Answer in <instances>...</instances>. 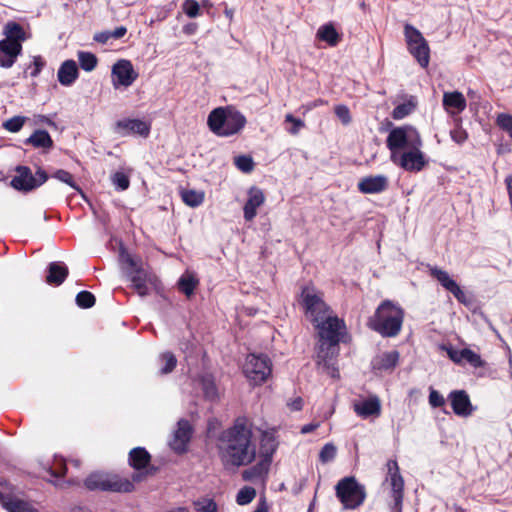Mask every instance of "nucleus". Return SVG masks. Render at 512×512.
<instances>
[{
    "mask_svg": "<svg viewBox=\"0 0 512 512\" xmlns=\"http://www.w3.org/2000/svg\"><path fill=\"white\" fill-rule=\"evenodd\" d=\"M216 448L223 467L227 470L250 465L256 458L252 423L246 416H239L233 424L222 430Z\"/></svg>",
    "mask_w": 512,
    "mask_h": 512,
    "instance_id": "obj_1",
    "label": "nucleus"
},
{
    "mask_svg": "<svg viewBox=\"0 0 512 512\" xmlns=\"http://www.w3.org/2000/svg\"><path fill=\"white\" fill-rule=\"evenodd\" d=\"M403 309L390 300L383 301L370 317L368 326L382 337H395L402 328Z\"/></svg>",
    "mask_w": 512,
    "mask_h": 512,
    "instance_id": "obj_2",
    "label": "nucleus"
},
{
    "mask_svg": "<svg viewBox=\"0 0 512 512\" xmlns=\"http://www.w3.org/2000/svg\"><path fill=\"white\" fill-rule=\"evenodd\" d=\"M245 116L233 108H216L208 115L209 129L221 137H229L240 132L246 125Z\"/></svg>",
    "mask_w": 512,
    "mask_h": 512,
    "instance_id": "obj_3",
    "label": "nucleus"
},
{
    "mask_svg": "<svg viewBox=\"0 0 512 512\" xmlns=\"http://www.w3.org/2000/svg\"><path fill=\"white\" fill-rule=\"evenodd\" d=\"M386 146L391 153V159L404 152V149L406 151L417 146H423V142L420 133L414 126L402 125L390 130L386 138Z\"/></svg>",
    "mask_w": 512,
    "mask_h": 512,
    "instance_id": "obj_4",
    "label": "nucleus"
},
{
    "mask_svg": "<svg viewBox=\"0 0 512 512\" xmlns=\"http://www.w3.org/2000/svg\"><path fill=\"white\" fill-rule=\"evenodd\" d=\"M119 259L124 267V274L131 282L132 287L140 297H146L149 294L147 282L148 273L143 268L141 259H135L125 248L120 249Z\"/></svg>",
    "mask_w": 512,
    "mask_h": 512,
    "instance_id": "obj_5",
    "label": "nucleus"
},
{
    "mask_svg": "<svg viewBox=\"0 0 512 512\" xmlns=\"http://www.w3.org/2000/svg\"><path fill=\"white\" fill-rule=\"evenodd\" d=\"M85 487L90 491H107L129 493L134 490V485L127 478L106 473H91L84 481Z\"/></svg>",
    "mask_w": 512,
    "mask_h": 512,
    "instance_id": "obj_6",
    "label": "nucleus"
},
{
    "mask_svg": "<svg viewBox=\"0 0 512 512\" xmlns=\"http://www.w3.org/2000/svg\"><path fill=\"white\" fill-rule=\"evenodd\" d=\"M335 491L337 498L345 509L358 508L366 498L365 487L353 476L341 479L335 486Z\"/></svg>",
    "mask_w": 512,
    "mask_h": 512,
    "instance_id": "obj_7",
    "label": "nucleus"
},
{
    "mask_svg": "<svg viewBox=\"0 0 512 512\" xmlns=\"http://www.w3.org/2000/svg\"><path fill=\"white\" fill-rule=\"evenodd\" d=\"M15 171L16 175L12 178L10 185L15 190L24 193L37 189L49 179L48 173L41 167L37 168L34 175L28 166L19 165Z\"/></svg>",
    "mask_w": 512,
    "mask_h": 512,
    "instance_id": "obj_8",
    "label": "nucleus"
},
{
    "mask_svg": "<svg viewBox=\"0 0 512 512\" xmlns=\"http://www.w3.org/2000/svg\"><path fill=\"white\" fill-rule=\"evenodd\" d=\"M404 36L410 54L422 68H426L430 61V48L422 33L411 24H406Z\"/></svg>",
    "mask_w": 512,
    "mask_h": 512,
    "instance_id": "obj_9",
    "label": "nucleus"
},
{
    "mask_svg": "<svg viewBox=\"0 0 512 512\" xmlns=\"http://www.w3.org/2000/svg\"><path fill=\"white\" fill-rule=\"evenodd\" d=\"M272 365L267 355L249 354L243 366V373L253 385L264 383L271 375Z\"/></svg>",
    "mask_w": 512,
    "mask_h": 512,
    "instance_id": "obj_10",
    "label": "nucleus"
},
{
    "mask_svg": "<svg viewBox=\"0 0 512 512\" xmlns=\"http://www.w3.org/2000/svg\"><path fill=\"white\" fill-rule=\"evenodd\" d=\"M318 331L319 341H328L332 345H339L345 333L346 326L337 316H327L314 324Z\"/></svg>",
    "mask_w": 512,
    "mask_h": 512,
    "instance_id": "obj_11",
    "label": "nucleus"
},
{
    "mask_svg": "<svg viewBox=\"0 0 512 512\" xmlns=\"http://www.w3.org/2000/svg\"><path fill=\"white\" fill-rule=\"evenodd\" d=\"M301 298L306 314L313 324L329 316V307L319 295L314 293L313 289L309 287L303 288Z\"/></svg>",
    "mask_w": 512,
    "mask_h": 512,
    "instance_id": "obj_12",
    "label": "nucleus"
},
{
    "mask_svg": "<svg viewBox=\"0 0 512 512\" xmlns=\"http://www.w3.org/2000/svg\"><path fill=\"white\" fill-rule=\"evenodd\" d=\"M421 148L422 146H417L416 148L406 150L395 158H391V161L405 171L411 173L420 172L428 164V160H426Z\"/></svg>",
    "mask_w": 512,
    "mask_h": 512,
    "instance_id": "obj_13",
    "label": "nucleus"
},
{
    "mask_svg": "<svg viewBox=\"0 0 512 512\" xmlns=\"http://www.w3.org/2000/svg\"><path fill=\"white\" fill-rule=\"evenodd\" d=\"M388 475L391 485V497L393 504L391 512H402L404 480L400 474L397 461L389 460L387 462Z\"/></svg>",
    "mask_w": 512,
    "mask_h": 512,
    "instance_id": "obj_14",
    "label": "nucleus"
},
{
    "mask_svg": "<svg viewBox=\"0 0 512 512\" xmlns=\"http://www.w3.org/2000/svg\"><path fill=\"white\" fill-rule=\"evenodd\" d=\"M137 77L138 73L129 60H118L112 67V83L115 89L131 86Z\"/></svg>",
    "mask_w": 512,
    "mask_h": 512,
    "instance_id": "obj_15",
    "label": "nucleus"
},
{
    "mask_svg": "<svg viewBox=\"0 0 512 512\" xmlns=\"http://www.w3.org/2000/svg\"><path fill=\"white\" fill-rule=\"evenodd\" d=\"M192 433L193 428L189 421L186 419H180L177 423V429L174 432V437L170 441L171 448L177 453L185 452Z\"/></svg>",
    "mask_w": 512,
    "mask_h": 512,
    "instance_id": "obj_16",
    "label": "nucleus"
},
{
    "mask_svg": "<svg viewBox=\"0 0 512 512\" xmlns=\"http://www.w3.org/2000/svg\"><path fill=\"white\" fill-rule=\"evenodd\" d=\"M448 400L451 403L453 412L460 417H468L473 411L474 407L470 401V397L465 390H453L448 395Z\"/></svg>",
    "mask_w": 512,
    "mask_h": 512,
    "instance_id": "obj_17",
    "label": "nucleus"
},
{
    "mask_svg": "<svg viewBox=\"0 0 512 512\" xmlns=\"http://www.w3.org/2000/svg\"><path fill=\"white\" fill-rule=\"evenodd\" d=\"M389 181L385 175L363 177L358 183V190L363 194H378L387 190Z\"/></svg>",
    "mask_w": 512,
    "mask_h": 512,
    "instance_id": "obj_18",
    "label": "nucleus"
},
{
    "mask_svg": "<svg viewBox=\"0 0 512 512\" xmlns=\"http://www.w3.org/2000/svg\"><path fill=\"white\" fill-rule=\"evenodd\" d=\"M115 131L122 136L138 134L147 137L150 132V126L140 119H124L116 123Z\"/></svg>",
    "mask_w": 512,
    "mask_h": 512,
    "instance_id": "obj_19",
    "label": "nucleus"
},
{
    "mask_svg": "<svg viewBox=\"0 0 512 512\" xmlns=\"http://www.w3.org/2000/svg\"><path fill=\"white\" fill-rule=\"evenodd\" d=\"M353 409L363 419L379 417L381 414V402L377 396L373 395L367 399L354 402Z\"/></svg>",
    "mask_w": 512,
    "mask_h": 512,
    "instance_id": "obj_20",
    "label": "nucleus"
},
{
    "mask_svg": "<svg viewBox=\"0 0 512 512\" xmlns=\"http://www.w3.org/2000/svg\"><path fill=\"white\" fill-rule=\"evenodd\" d=\"M22 53V44L12 43L8 40H0V67H12L18 56Z\"/></svg>",
    "mask_w": 512,
    "mask_h": 512,
    "instance_id": "obj_21",
    "label": "nucleus"
},
{
    "mask_svg": "<svg viewBox=\"0 0 512 512\" xmlns=\"http://www.w3.org/2000/svg\"><path fill=\"white\" fill-rule=\"evenodd\" d=\"M265 202V195L258 187H251L248 190V199L243 207L244 219L252 221L257 215V208L262 206Z\"/></svg>",
    "mask_w": 512,
    "mask_h": 512,
    "instance_id": "obj_22",
    "label": "nucleus"
},
{
    "mask_svg": "<svg viewBox=\"0 0 512 512\" xmlns=\"http://www.w3.org/2000/svg\"><path fill=\"white\" fill-rule=\"evenodd\" d=\"M79 77L77 63L72 60H65L59 67L57 78L62 86L70 87Z\"/></svg>",
    "mask_w": 512,
    "mask_h": 512,
    "instance_id": "obj_23",
    "label": "nucleus"
},
{
    "mask_svg": "<svg viewBox=\"0 0 512 512\" xmlns=\"http://www.w3.org/2000/svg\"><path fill=\"white\" fill-rule=\"evenodd\" d=\"M278 448L274 430H265L260 438V458L272 463L273 455Z\"/></svg>",
    "mask_w": 512,
    "mask_h": 512,
    "instance_id": "obj_24",
    "label": "nucleus"
},
{
    "mask_svg": "<svg viewBox=\"0 0 512 512\" xmlns=\"http://www.w3.org/2000/svg\"><path fill=\"white\" fill-rule=\"evenodd\" d=\"M68 267L63 262H51L47 267L46 282L49 285L59 286L67 278Z\"/></svg>",
    "mask_w": 512,
    "mask_h": 512,
    "instance_id": "obj_25",
    "label": "nucleus"
},
{
    "mask_svg": "<svg viewBox=\"0 0 512 512\" xmlns=\"http://www.w3.org/2000/svg\"><path fill=\"white\" fill-rule=\"evenodd\" d=\"M0 502L8 512H38L31 504L12 495L0 493Z\"/></svg>",
    "mask_w": 512,
    "mask_h": 512,
    "instance_id": "obj_26",
    "label": "nucleus"
},
{
    "mask_svg": "<svg viewBox=\"0 0 512 512\" xmlns=\"http://www.w3.org/2000/svg\"><path fill=\"white\" fill-rule=\"evenodd\" d=\"M151 461V455L144 447H135L129 452V465L137 470L146 469Z\"/></svg>",
    "mask_w": 512,
    "mask_h": 512,
    "instance_id": "obj_27",
    "label": "nucleus"
},
{
    "mask_svg": "<svg viewBox=\"0 0 512 512\" xmlns=\"http://www.w3.org/2000/svg\"><path fill=\"white\" fill-rule=\"evenodd\" d=\"M443 106L448 112H462L466 108V100L461 92H445Z\"/></svg>",
    "mask_w": 512,
    "mask_h": 512,
    "instance_id": "obj_28",
    "label": "nucleus"
},
{
    "mask_svg": "<svg viewBox=\"0 0 512 512\" xmlns=\"http://www.w3.org/2000/svg\"><path fill=\"white\" fill-rule=\"evenodd\" d=\"M24 144L32 145L35 148L50 150L54 146V142L50 134L46 130H35L25 141Z\"/></svg>",
    "mask_w": 512,
    "mask_h": 512,
    "instance_id": "obj_29",
    "label": "nucleus"
},
{
    "mask_svg": "<svg viewBox=\"0 0 512 512\" xmlns=\"http://www.w3.org/2000/svg\"><path fill=\"white\" fill-rule=\"evenodd\" d=\"M400 354L398 351L393 350L384 352L373 361V368L378 370H392L399 362Z\"/></svg>",
    "mask_w": 512,
    "mask_h": 512,
    "instance_id": "obj_30",
    "label": "nucleus"
},
{
    "mask_svg": "<svg viewBox=\"0 0 512 512\" xmlns=\"http://www.w3.org/2000/svg\"><path fill=\"white\" fill-rule=\"evenodd\" d=\"M271 463L261 459L258 463L242 472V478L245 481H253L268 474Z\"/></svg>",
    "mask_w": 512,
    "mask_h": 512,
    "instance_id": "obj_31",
    "label": "nucleus"
},
{
    "mask_svg": "<svg viewBox=\"0 0 512 512\" xmlns=\"http://www.w3.org/2000/svg\"><path fill=\"white\" fill-rule=\"evenodd\" d=\"M4 34L6 38L4 40H8L12 43H20L27 39L26 33L23 27L14 21H9L4 27Z\"/></svg>",
    "mask_w": 512,
    "mask_h": 512,
    "instance_id": "obj_32",
    "label": "nucleus"
},
{
    "mask_svg": "<svg viewBox=\"0 0 512 512\" xmlns=\"http://www.w3.org/2000/svg\"><path fill=\"white\" fill-rule=\"evenodd\" d=\"M317 38L334 47L340 41V35L332 23H326L319 27Z\"/></svg>",
    "mask_w": 512,
    "mask_h": 512,
    "instance_id": "obj_33",
    "label": "nucleus"
},
{
    "mask_svg": "<svg viewBox=\"0 0 512 512\" xmlns=\"http://www.w3.org/2000/svg\"><path fill=\"white\" fill-rule=\"evenodd\" d=\"M199 285V279L193 273L186 272L178 280L177 286L179 291L190 297L194 294V290Z\"/></svg>",
    "mask_w": 512,
    "mask_h": 512,
    "instance_id": "obj_34",
    "label": "nucleus"
},
{
    "mask_svg": "<svg viewBox=\"0 0 512 512\" xmlns=\"http://www.w3.org/2000/svg\"><path fill=\"white\" fill-rule=\"evenodd\" d=\"M430 275L435 278L443 288L447 291L451 292L455 286H457V282L453 280L447 271L442 270L438 267L430 268Z\"/></svg>",
    "mask_w": 512,
    "mask_h": 512,
    "instance_id": "obj_35",
    "label": "nucleus"
},
{
    "mask_svg": "<svg viewBox=\"0 0 512 512\" xmlns=\"http://www.w3.org/2000/svg\"><path fill=\"white\" fill-rule=\"evenodd\" d=\"M201 388L204 397L210 401H215L218 398V389L212 375L206 374L200 378Z\"/></svg>",
    "mask_w": 512,
    "mask_h": 512,
    "instance_id": "obj_36",
    "label": "nucleus"
},
{
    "mask_svg": "<svg viewBox=\"0 0 512 512\" xmlns=\"http://www.w3.org/2000/svg\"><path fill=\"white\" fill-rule=\"evenodd\" d=\"M205 194L202 191L186 189L181 191L182 201L189 207L196 208L204 201Z\"/></svg>",
    "mask_w": 512,
    "mask_h": 512,
    "instance_id": "obj_37",
    "label": "nucleus"
},
{
    "mask_svg": "<svg viewBox=\"0 0 512 512\" xmlns=\"http://www.w3.org/2000/svg\"><path fill=\"white\" fill-rule=\"evenodd\" d=\"M318 358L327 364L338 355V345H332L328 341H319Z\"/></svg>",
    "mask_w": 512,
    "mask_h": 512,
    "instance_id": "obj_38",
    "label": "nucleus"
},
{
    "mask_svg": "<svg viewBox=\"0 0 512 512\" xmlns=\"http://www.w3.org/2000/svg\"><path fill=\"white\" fill-rule=\"evenodd\" d=\"M416 101L411 97L408 101L398 104L392 111V118L401 120L410 115L416 108Z\"/></svg>",
    "mask_w": 512,
    "mask_h": 512,
    "instance_id": "obj_39",
    "label": "nucleus"
},
{
    "mask_svg": "<svg viewBox=\"0 0 512 512\" xmlns=\"http://www.w3.org/2000/svg\"><path fill=\"white\" fill-rule=\"evenodd\" d=\"M78 61L80 67L86 72L93 71L98 63V59L93 53L85 51L78 52Z\"/></svg>",
    "mask_w": 512,
    "mask_h": 512,
    "instance_id": "obj_40",
    "label": "nucleus"
},
{
    "mask_svg": "<svg viewBox=\"0 0 512 512\" xmlns=\"http://www.w3.org/2000/svg\"><path fill=\"white\" fill-rule=\"evenodd\" d=\"M463 361L469 363L474 368H482L485 366V362L481 359V356L469 348L461 350Z\"/></svg>",
    "mask_w": 512,
    "mask_h": 512,
    "instance_id": "obj_41",
    "label": "nucleus"
},
{
    "mask_svg": "<svg viewBox=\"0 0 512 512\" xmlns=\"http://www.w3.org/2000/svg\"><path fill=\"white\" fill-rule=\"evenodd\" d=\"M256 496V490L251 486H244L241 488L236 496V502L238 505H247L253 501Z\"/></svg>",
    "mask_w": 512,
    "mask_h": 512,
    "instance_id": "obj_42",
    "label": "nucleus"
},
{
    "mask_svg": "<svg viewBox=\"0 0 512 512\" xmlns=\"http://www.w3.org/2000/svg\"><path fill=\"white\" fill-rule=\"evenodd\" d=\"M51 177L69 185L71 188H73L74 190H77L79 192H81V189L80 187L78 186V184L74 181L73 179V176L70 172L64 170V169H58L56 170L52 175Z\"/></svg>",
    "mask_w": 512,
    "mask_h": 512,
    "instance_id": "obj_43",
    "label": "nucleus"
},
{
    "mask_svg": "<svg viewBox=\"0 0 512 512\" xmlns=\"http://www.w3.org/2000/svg\"><path fill=\"white\" fill-rule=\"evenodd\" d=\"M161 362H163V366L160 368L161 374H168L174 370L177 364V359L175 355L171 352H164L160 356Z\"/></svg>",
    "mask_w": 512,
    "mask_h": 512,
    "instance_id": "obj_44",
    "label": "nucleus"
},
{
    "mask_svg": "<svg viewBox=\"0 0 512 512\" xmlns=\"http://www.w3.org/2000/svg\"><path fill=\"white\" fill-rule=\"evenodd\" d=\"M111 182L118 191H125L130 185L129 177L121 171H117L111 176Z\"/></svg>",
    "mask_w": 512,
    "mask_h": 512,
    "instance_id": "obj_45",
    "label": "nucleus"
},
{
    "mask_svg": "<svg viewBox=\"0 0 512 512\" xmlns=\"http://www.w3.org/2000/svg\"><path fill=\"white\" fill-rule=\"evenodd\" d=\"M95 296L89 291H81L76 295V304L80 308L88 309L94 306Z\"/></svg>",
    "mask_w": 512,
    "mask_h": 512,
    "instance_id": "obj_46",
    "label": "nucleus"
},
{
    "mask_svg": "<svg viewBox=\"0 0 512 512\" xmlns=\"http://www.w3.org/2000/svg\"><path fill=\"white\" fill-rule=\"evenodd\" d=\"M235 166L244 173H250L254 168V162L251 156L239 155L234 159Z\"/></svg>",
    "mask_w": 512,
    "mask_h": 512,
    "instance_id": "obj_47",
    "label": "nucleus"
},
{
    "mask_svg": "<svg viewBox=\"0 0 512 512\" xmlns=\"http://www.w3.org/2000/svg\"><path fill=\"white\" fill-rule=\"evenodd\" d=\"M337 454V448L333 443H326L319 453V460L321 463L326 464L334 460Z\"/></svg>",
    "mask_w": 512,
    "mask_h": 512,
    "instance_id": "obj_48",
    "label": "nucleus"
},
{
    "mask_svg": "<svg viewBox=\"0 0 512 512\" xmlns=\"http://www.w3.org/2000/svg\"><path fill=\"white\" fill-rule=\"evenodd\" d=\"M26 117L14 116L3 123V127L12 133L19 132L25 124Z\"/></svg>",
    "mask_w": 512,
    "mask_h": 512,
    "instance_id": "obj_49",
    "label": "nucleus"
},
{
    "mask_svg": "<svg viewBox=\"0 0 512 512\" xmlns=\"http://www.w3.org/2000/svg\"><path fill=\"white\" fill-rule=\"evenodd\" d=\"M182 10L189 18H196L200 14V5L196 0H185Z\"/></svg>",
    "mask_w": 512,
    "mask_h": 512,
    "instance_id": "obj_50",
    "label": "nucleus"
},
{
    "mask_svg": "<svg viewBox=\"0 0 512 512\" xmlns=\"http://www.w3.org/2000/svg\"><path fill=\"white\" fill-rule=\"evenodd\" d=\"M496 123L502 130L507 132L512 139V116L501 113L497 116Z\"/></svg>",
    "mask_w": 512,
    "mask_h": 512,
    "instance_id": "obj_51",
    "label": "nucleus"
},
{
    "mask_svg": "<svg viewBox=\"0 0 512 512\" xmlns=\"http://www.w3.org/2000/svg\"><path fill=\"white\" fill-rule=\"evenodd\" d=\"M66 471H67V467H66V463L64 461V459L62 458H59V459H55V467H49L48 469V472L50 473L51 476L55 477V478H59V477H62L66 474Z\"/></svg>",
    "mask_w": 512,
    "mask_h": 512,
    "instance_id": "obj_52",
    "label": "nucleus"
},
{
    "mask_svg": "<svg viewBox=\"0 0 512 512\" xmlns=\"http://www.w3.org/2000/svg\"><path fill=\"white\" fill-rule=\"evenodd\" d=\"M334 112L342 124L348 125L351 122L350 110L346 105L340 104L335 106Z\"/></svg>",
    "mask_w": 512,
    "mask_h": 512,
    "instance_id": "obj_53",
    "label": "nucleus"
},
{
    "mask_svg": "<svg viewBox=\"0 0 512 512\" xmlns=\"http://www.w3.org/2000/svg\"><path fill=\"white\" fill-rule=\"evenodd\" d=\"M285 122H289V123L293 124L291 128L287 129V131L292 135H296L300 131V129L305 126V123L303 120H301L299 118H295L292 114H287L285 116Z\"/></svg>",
    "mask_w": 512,
    "mask_h": 512,
    "instance_id": "obj_54",
    "label": "nucleus"
},
{
    "mask_svg": "<svg viewBox=\"0 0 512 512\" xmlns=\"http://www.w3.org/2000/svg\"><path fill=\"white\" fill-rule=\"evenodd\" d=\"M195 505L197 512H217V504L212 499L199 501Z\"/></svg>",
    "mask_w": 512,
    "mask_h": 512,
    "instance_id": "obj_55",
    "label": "nucleus"
},
{
    "mask_svg": "<svg viewBox=\"0 0 512 512\" xmlns=\"http://www.w3.org/2000/svg\"><path fill=\"white\" fill-rule=\"evenodd\" d=\"M429 404L433 408H438L445 404V399L437 390L430 388Z\"/></svg>",
    "mask_w": 512,
    "mask_h": 512,
    "instance_id": "obj_56",
    "label": "nucleus"
},
{
    "mask_svg": "<svg viewBox=\"0 0 512 512\" xmlns=\"http://www.w3.org/2000/svg\"><path fill=\"white\" fill-rule=\"evenodd\" d=\"M45 64L46 63L41 56H39V55L34 56L33 62H32L33 69L30 72L31 77H33V78L37 77L40 74V72L42 71Z\"/></svg>",
    "mask_w": 512,
    "mask_h": 512,
    "instance_id": "obj_57",
    "label": "nucleus"
},
{
    "mask_svg": "<svg viewBox=\"0 0 512 512\" xmlns=\"http://www.w3.org/2000/svg\"><path fill=\"white\" fill-rule=\"evenodd\" d=\"M450 136L454 142L457 144H462L466 141L468 135L464 129L461 127H457L450 131Z\"/></svg>",
    "mask_w": 512,
    "mask_h": 512,
    "instance_id": "obj_58",
    "label": "nucleus"
},
{
    "mask_svg": "<svg viewBox=\"0 0 512 512\" xmlns=\"http://www.w3.org/2000/svg\"><path fill=\"white\" fill-rule=\"evenodd\" d=\"M155 471V469L149 470H140L138 472H135L132 474V480H129L130 482H141L143 481L147 475L152 474ZM134 485V483H132Z\"/></svg>",
    "mask_w": 512,
    "mask_h": 512,
    "instance_id": "obj_59",
    "label": "nucleus"
},
{
    "mask_svg": "<svg viewBox=\"0 0 512 512\" xmlns=\"http://www.w3.org/2000/svg\"><path fill=\"white\" fill-rule=\"evenodd\" d=\"M112 38L111 37V32L110 31H102V32H98L96 34H94L93 36V40L98 42V43H102V44H105L107 43V41Z\"/></svg>",
    "mask_w": 512,
    "mask_h": 512,
    "instance_id": "obj_60",
    "label": "nucleus"
},
{
    "mask_svg": "<svg viewBox=\"0 0 512 512\" xmlns=\"http://www.w3.org/2000/svg\"><path fill=\"white\" fill-rule=\"evenodd\" d=\"M453 294V296L460 302V303H466L467 298L465 292L460 288L459 285L455 286V288L450 292Z\"/></svg>",
    "mask_w": 512,
    "mask_h": 512,
    "instance_id": "obj_61",
    "label": "nucleus"
},
{
    "mask_svg": "<svg viewBox=\"0 0 512 512\" xmlns=\"http://www.w3.org/2000/svg\"><path fill=\"white\" fill-rule=\"evenodd\" d=\"M447 353H448L449 358L453 362L459 364V363H461L463 361L462 356H460L461 350H456V349H453V348H449V349H447Z\"/></svg>",
    "mask_w": 512,
    "mask_h": 512,
    "instance_id": "obj_62",
    "label": "nucleus"
},
{
    "mask_svg": "<svg viewBox=\"0 0 512 512\" xmlns=\"http://www.w3.org/2000/svg\"><path fill=\"white\" fill-rule=\"evenodd\" d=\"M110 32H111V37L112 38L120 39V38H122L126 34L127 29L124 26H119V27L115 28L113 31H110Z\"/></svg>",
    "mask_w": 512,
    "mask_h": 512,
    "instance_id": "obj_63",
    "label": "nucleus"
},
{
    "mask_svg": "<svg viewBox=\"0 0 512 512\" xmlns=\"http://www.w3.org/2000/svg\"><path fill=\"white\" fill-rule=\"evenodd\" d=\"M505 183H506V186H507V191H508V196H509V200L512 204V175H509L505 178Z\"/></svg>",
    "mask_w": 512,
    "mask_h": 512,
    "instance_id": "obj_64",
    "label": "nucleus"
}]
</instances>
